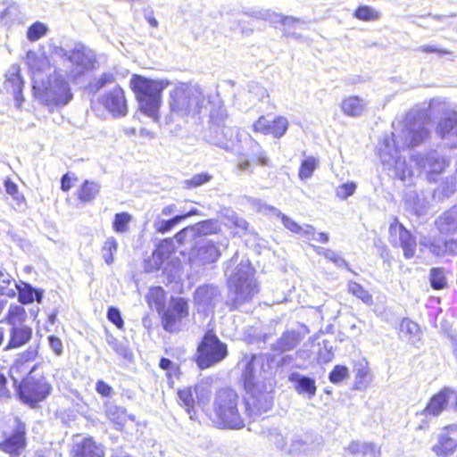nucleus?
Segmentation results:
<instances>
[{
	"mask_svg": "<svg viewBox=\"0 0 457 457\" xmlns=\"http://www.w3.org/2000/svg\"><path fill=\"white\" fill-rule=\"evenodd\" d=\"M428 135L425 118L417 113H408L398 127L395 128L392 133L394 146L386 138L379 148L380 160L388 171L392 172V176L403 181L411 175V171L405 160L399 155V152L420 145Z\"/></svg>",
	"mask_w": 457,
	"mask_h": 457,
	"instance_id": "f257e3e1",
	"label": "nucleus"
},
{
	"mask_svg": "<svg viewBox=\"0 0 457 457\" xmlns=\"http://www.w3.org/2000/svg\"><path fill=\"white\" fill-rule=\"evenodd\" d=\"M262 355L245 356L242 373L247 397L244 401L246 418H254L270 411L273 405V386L262 376Z\"/></svg>",
	"mask_w": 457,
	"mask_h": 457,
	"instance_id": "f03ea898",
	"label": "nucleus"
},
{
	"mask_svg": "<svg viewBox=\"0 0 457 457\" xmlns=\"http://www.w3.org/2000/svg\"><path fill=\"white\" fill-rule=\"evenodd\" d=\"M212 412L214 422L219 428L237 430L245 428L246 413L237 393L231 388H221L216 392Z\"/></svg>",
	"mask_w": 457,
	"mask_h": 457,
	"instance_id": "7ed1b4c3",
	"label": "nucleus"
},
{
	"mask_svg": "<svg viewBox=\"0 0 457 457\" xmlns=\"http://www.w3.org/2000/svg\"><path fill=\"white\" fill-rule=\"evenodd\" d=\"M204 102V96L197 85L179 83L170 93L171 120L174 117L187 118L199 113Z\"/></svg>",
	"mask_w": 457,
	"mask_h": 457,
	"instance_id": "20e7f679",
	"label": "nucleus"
},
{
	"mask_svg": "<svg viewBox=\"0 0 457 457\" xmlns=\"http://www.w3.org/2000/svg\"><path fill=\"white\" fill-rule=\"evenodd\" d=\"M33 83L35 97L51 110L64 106L72 99L69 84L60 72L55 71L46 81L35 79Z\"/></svg>",
	"mask_w": 457,
	"mask_h": 457,
	"instance_id": "39448f33",
	"label": "nucleus"
},
{
	"mask_svg": "<svg viewBox=\"0 0 457 457\" xmlns=\"http://www.w3.org/2000/svg\"><path fill=\"white\" fill-rule=\"evenodd\" d=\"M130 86L137 95L142 112L152 118L154 121H158L161 94L167 84H163L162 81H155L134 75L131 78Z\"/></svg>",
	"mask_w": 457,
	"mask_h": 457,
	"instance_id": "423d86ee",
	"label": "nucleus"
},
{
	"mask_svg": "<svg viewBox=\"0 0 457 457\" xmlns=\"http://www.w3.org/2000/svg\"><path fill=\"white\" fill-rule=\"evenodd\" d=\"M228 286L234 293L235 307L250 301L257 294L253 270L248 262H241L229 275Z\"/></svg>",
	"mask_w": 457,
	"mask_h": 457,
	"instance_id": "0eeeda50",
	"label": "nucleus"
},
{
	"mask_svg": "<svg viewBox=\"0 0 457 457\" xmlns=\"http://www.w3.org/2000/svg\"><path fill=\"white\" fill-rule=\"evenodd\" d=\"M228 354L227 345L212 331H208L198 346L197 365L207 369L221 361Z\"/></svg>",
	"mask_w": 457,
	"mask_h": 457,
	"instance_id": "6e6552de",
	"label": "nucleus"
},
{
	"mask_svg": "<svg viewBox=\"0 0 457 457\" xmlns=\"http://www.w3.org/2000/svg\"><path fill=\"white\" fill-rule=\"evenodd\" d=\"M56 53L62 56H66L67 61L73 66L69 74V77L73 79L85 71L94 69L96 63L95 52L85 46H77L69 54L61 47Z\"/></svg>",
	"mask_w": 457,
	"mask_h": 457,
	"instance_id": "1a4fd4ad",
	"label": "nucleus"
},
{
	"mask_svg": "<svg viewBox=\"0 0 457 457\" xmlns=\"http://www.w3.org/2000/svg\"><path fill=\"white\" fill-rule=\"evenodd\" d=\"M51 390L52 386L44 377L36 378L33 376H28L19 386V395L24 403L34 406L44 401L50 395Z\"/></svg>",
	"mask_w": 457,
	"mask_h": 457,
	"instance_id": "9d476101",
	"label": "nucleus"
},
{
	"mask_svg": "<svg viewBox=\"0 0 457 457\" xmlns=\"http://www.w3.org/2000/svg\"><path fill=\"white\" fill-rule=\"evenodd\" d=\"M221 256L218 245L210 239L197 242L190 252L189 262L192 266H205L215 263Z\"/></svg>",
	"mask_w": 457,
	"mask_h": 457,
	"instance_id": "9b49d317",
	"label": "nucleus"
},
{
	"mask_svg": "<svg viewBox=\"0 0 457 457\" xmlns=\"http://www.w3.org/2000/svg\"><path fill=\"white\" fill-rule=\"evenodd\" d=\"M389 242L394 246L401 247L406 259H411L415 255L416 239L397 220H395L389 226Z\"/></svg>",
	"mask_w": 457,
	"mask_h": 457,
	"instance_id": "f8f14e48",
	"label": "nucleus"
},
{
	"mask_svg": "<svg viewBox=\"0 0 457 457\" xmlns=\"http://www.w3.org/2000/svg\"><path fill=\"white\" fill-rule=\"evenodd\" d=\"M188 313V304L184 298L172 299L162 316L164 329L171 333L181 330L182 320Z\"/></svg>",
	"mask_w": 457,
	"mask_h": 457,
	"instance_id": "ddd939ff",
	"label": "nucleus"
},
{
	"mask_svg": "<svg viewBox=\"0 0 457 457\" xmlns=\"http://www.w3.org/2000/svg\"><path fill=\"white\" fill-rule=\"evenodd\" d=\"M26 431L25 423L19 418H14L12 431L3 442H0V450L10 455L20 456L27 445Z\"/></svg>",
	"mask_w": 457,
	"mask_h": 457,
	"instance_id": "4468645a",
	"label": "nucleus"
},
{
	"mask_svg": "<svg viewBox=\"0 0 457 457\" xmlns=\"http://www.w3.org/2000/svg\"><path fill=\"white\" fill-rule=\"evenodd\" d=\"M100 102L113 117H124L128 112L124 91L120 86L106 90L101 96Z\"/></svg>",
	"mask_w": 457,
	"mask_h": 457,
	"instance_id": "2eb2a0df",
	"label": "nucleus"
},
{
	"mask_svg": "<svg viewBox=\"0 0 457 457\" xmlns=\"http://www.w3.org/2000/svg\"><path fill=\"white\" fill-rule=\"evenodd\" d=\"M453 401L454 408H457V392L450 387H445L433 395L422 411L424 416H439Z\"/></svg>",
	"mask_w": 457,
	"mask_h": 457,
	"instance_id": "dca6fc26",
	"label": "nucleus"
},
{
	"mask_svg": "<svg viewBox=\"0 0 457 457\" xmlns=\"http://www.w3.org/2000/svg\"><path fill=\"white\" fill-rule=\"evenodd\" d=\"M37 355V346H29V348L19 354L14 362L10 368V373L14 380L17 382L16 376L25 375L31 376L30 374L36 369V365L31 366V362Z\"/></svg>",
	"mask_w": 457,
	"mask_h": 457,
	"instance_id": "f3484780",
	"label": "nucleus"
},
{
	"mask_svg": "<svg viewBox=\"0 0 457 457\" xmlns=\"http://www.w3.org/2000/svg\"><path fill=\"white\" fill-rule=\"evenodd\" d=\"M436 134L453 147L457 144V111H452L441 118L436 126Z\"/></svg>",
	"mask_w": 457,
	"mask_h": 457,
	"instance_id": "a211bd4d",
	"label": "nucleus"
},
{
	"mask_svg": "<svg viewBox=\"0 0 457 457\" xmlns=\"http://www.w3.org/2000/svg\"><path fill=\"white\" fill-rule=\"evenodd\" d=\"M420 245L429 250L431 253L436 256H442L446 253H453L457 250V242L454 239L429 238L423 237L420 240Z\"/></svg>",
	"mask_w": 457,
	"mask_h": 457,
	"instance_id": "6ab92c4d",
	"label": "nucleus"
},
{
	"mask_svg": "<svg viewBox=\"0 0 457 457\" xmlns=\"http://www.w3.org/2000/svg\"><path fill=\"white\" fill-rule=\"evenodd\" d=\"M32 337V328L29 326L11 327L9 340L5 351L20 348L25 345Z\"/></svg>",
	"mask_w": 457,
	"mask_h": 457,
	"instance_id": "aec40b11",
	"label": "nucleus"
},
{
	"mask_svg": "<svg viewBox=\"0 0 457 457\" xmlns=\"http://www.w3.org/2000/svg\"><path fill=\"white\" fill-rule=\"evenodd\" d=\"M5 87L8 90H12L14 100L16 101V106L21 107L23 101L22 87L23 80L20 75V68L18 66H12L9 71L7 79L5 81Z\"/></svg>",
	"mask_w": 457,
	"mask_h": 457,
	"instance_id": "412c9836",
	"label": "nucleus"
},
{
	"mask_svg": "<svg viewBox=\"0 0 457 457\" xmlns=\"http://www.w3.org/2000/svg\"><path fill=\"white\" fill-rule=\"evenodd\" d=\"M436 224L442 235H453L457 233V204L439 216Z\"/></svg>",
	"mask_w": 457,
	"mask_h": 457,
	"instance_id": "4be33fe9",
	"label": "nucleus"
},
{
	"mask_svg": "<svg viewBox=\"0 0 457 457\" xmlns=\"http://www.w3.org/2000/svg\"><path fill=\"white\" fill-rule=\"evenodd\" d=\"M104 451L102 445L97 444L90 437L84 438L75 445L74 457H104Z\"/></svg>",
	"mask_w": 457,
	"mask_h": 457,
	"instance_id": "5701e85b",
	"label": "nucleus"
},
{
	"mask_svg": "<svg viewBox=\"0 0 457 457\" xmlns=\"http://www.w3.org/2000/svg\"><path fill=\"white\" fill-rule=\"evenodd\" d=\"M303 337L299 331L291 329L285 331L282 336L271 345L272 350L286 352L295 348L303 340Z\"/></svg>",
	"mask_w": 457,
	"mask_h": 457,
	"instance_id": "b1692460",
	"label": "nucleus"
},
{
	"mask_svg": "<svg viewBox=\"0 0 457 457\" xmlns=\"http://www.w3.org/2000/svg\"><path fill=\"white\" fill-rule=\"evenodd\" d=\"M219 295V290L216 287L203 286L199 287L195 292V301L197 304L202 305L204 310H208L214 306Z\"/></svg>",
	"mask_w": 457,
	"mask_h": 457,
	"instance_id": "393cba45",
	"label": "nucleus"
},
{
	"mask_svg": "<svg viewBox=\"0 0 457 457\" xmlns=\"http://www.w3.org/2000/svg\"><path fill=\"white\" fill-rule=\"evenodd\" d=\"M105 414L117 429H121L127 420H134V416L127 412L126 409L110 402L104 404Z\"/></svg>",
	"mask_w": 457,
	"mask_h": 457,
	"instance_id": "a878e982",
	"label": "nucleus"
},
{
	"mask_svg": "<svg viewBox=\"0 0 457 457\" xmlns=\"http://www.w3.org/2000/svg\"><path fill=\"white\" fill-rule=\"evenodd\" d=\"M342 112L350 117L361 116L367 106V102L359 96H348L343 99L341 104Z\"/></svg>",
	"mask_w": 457,
	"mask_h": 457,
	"instance_id": "bb28decb",
	"label": "nucleus"
},
{
	"mask_svg": "<svg viewBox=\"0 0 457 457\" xmlns=\"http://www.w3.org/2000/svg\"><path fill=\"white\" fill-rule=\"evenodd\" d=\"M291 380L295 383V390L300 395H305L308 399H312L317 391L315 380L309 377L295 373L291 376Z\"/></svg>",
	"mask_w": 457,
	"mask_h": 457,
	"instance_id": "cd10ccee",
	"label": "nucleus"
},
{
	"mask_svg": "<svg viewBox=\"0 0 457 457\" xmlns=\"http://www.w3.org/2000/svg\"><path fill=\"white\" fill-rule=\"evenodd\" d=\"M15 287V291H18L19 302L23 304L31 303L36 300L40 303L42 299V293L34 289L29 284L21 282L17 284L15 281L12 282Z\"/></svg>",
	"mask_w": 457,
	"mask_h": 457,
	"instance_id": "c85d7f7f",
	"label": "nucleus"
},
{
	"mask_svg": "<svg viewBox=\"0 0 457 457\" xmlns=\"http://www.w3.org/2000/svg\"><path fill=\"white\" fill-rule=\"evenodd\" d=\"M422 168L429 173H441L448 162L438 153L432 152L421 160Z\"/></svg>",
	"mask_w": 457,
	"mask_h": 457,
	"instance_id": "c756f323",
	"label": "nucleus"
},
{
	"mask_svg": "<svg viewBox=\"0 0 457 457\" xmlns=\"http://www.w3.org/2000/svg\"><path fill=\"white\" fill-rule=\"evenodd\" d=\"M457 450V441L447 435H441L438 442L432 446L437 457H449Z\"/></svg>",
	"mask_w": 457,
	"mask_h": 457,
	"instance_id": "7c9ffc66",
	"label": "nucleus"
},
{
	"mask_svg": "<svg viewBox=\"0 0 457 457\" xmlns=\"http://www.w3.org/2000/svg\"><path fill=\"white\" fill-rule=\"evenodd\" d=\"M355 386L357 389L366 388L372 378L369 364L365 360L359 361L354 365Z\"/></svg>",
	"mask_w": 457,
	"mask_h": 457,
	"instance_id": "2f4dec72",
	"label": "nucleus"
},
{
	"mask_svg": "<svg viewBox=\"0 0 457 457\" xmlns=\"http://www.w3.org/2000/svg\"><path fill=\"white\" fill-rule=\"evenodd\" d=\"M26 62L33 73V80L37 79V72L44 71L49 65V61L45 54H37L34 51H28L26 56Z\"/></svg>",
	"mask_w": 457,
	"mask_h": 457,
	"instance_id": "473e14b6",
	"label": "nucleus"
},
{
	"mask_svg": "<svg viewBox=\"0 0 457 457\" xmlns=\"http://www.w3.org/2000/svg\"><path fill=\"white\" fill-rule=\"evenodd\" d=\"M267 439L273 444L278 450L285 453L287 445L288 434L278 428H270L263 431Z\"/></svg>",
	"mask_w": 457,
	"mask_h": 457,
	"instance_id": "72a5a7b5",
	"label": "nucleus"
},
{
	"mask_svg": "<svg viewBox=\"0 0 457 457\" xmlns=\"http://www.w3.org/2000/svg\"><path fill=\"white\" fill-rule=\"evenodd\" d=\"M100 188L99 183L85 180L78 192V198L82 203H90L98 195Z\"/></svg>",
	"mask_w": 457,
	"mask_h": 457,
	"instance_id": "f704fd0d",
	"label": "nucleus"
},
{
	"mask_svg": "<svg viewBox=\"0 0 457 457\" xmlns=\"http://www.w3.org/2000/svg\"><path fill=\"white\" fill-rule=\"evenodd\" d=\"M221 133L224 139H217L214 143L221 148L226 150L232 149L235 146V142H239L240 132L238 129L234 127H222Z\"/></svg>",
	"mask_w": 457,
	"mask_h": 457,
	"instance_id": "c9c22d12",
	"label": "nucleus"
},
{
	"mask_svg": "<svg viewBox=\"0 0 457 457\" xmlns=\"http://www.w3.org/2000/svg\"><path fill=\"white\" fill-rule=\"evenodd\" d=\"M27 319L25 309L18 304H11L5 320L11 327L25 326L23 323Z\"/></svg>",
	"mask_w": 457,
	"mask_h": 457,
	"instance_id": "e433bc0d",
	"label": "nucleus"
},
{
	"mask_svg": "<svg viewBox=\"0 0 457 457\" xmlns=\"http://www.w3.org/2000/svg\"><path fill=\"white\" fill-rule=\"evenodd\" d=\"M400 331L405 337H407V340L411 344H415L420 340V327L416 322L411 320L410 319H403L402 320L400 324Z\"/></svg>",
	"mask_w": 457,
	"mask_h": 457,
	"instance_id": "4c0bfd02",
	"label": "nucleus"
},
{
	"mask_svg": "<svg viewBox=\"0 0 457 457\" xmlns=\"http://www.w3.org/2000/svg\"><path fill=\"white\" fill-rule=\"evenodd\" d=\"M209 103L214 104L210 111V119L212 122L218 127L223 126V123L228 116L224 105L220 103L218 96L215 97L213 102L209 101Z\"/></svg>",
	"mask_w": 457,
	"mask_h": 457,
	"instance_id": "58836bf2",
	"label": "nucleus"
},
{
	"mask_svg": "<svg viewBox=\"0 0 457 457\" xmlns=\"http://www.w3.org/2000/svg\"><path fill=\"white\" fill-rule=\"evenodd\" d=\"M195 237H204L218 233L220 227L216 220H207L192 226Z\"/></svg>",
	"mask_w": 457,
	"mask_h": 457,
	"instance_id": "ea45409f",
	"label": "nucleus"
},
{
	"mask_svg": "<svg viewBox=\"0 0 457 457\" xmlns=\"http://www.w3.org/2000/svg\"><path fill=\"white\" fill-rule=\"evenodd\" d=\"M180 404L185 407L187 412L190 416V419L194 418L195 411V399L194 392L191 387H187L179 390L178 392Z\"/></svg>",
	"mask_w": 457,
	"mask_h": 457,
	"instance_id": "a19ab883",
	"label": "nucleus"
},
{
	"mask_svg": "<svg viewBox=\"0 0 457 457\" xmlns=\"http://www.w3.org/2000/svg\"><path fill=\"white\" fill-rule=\"evenodd\" d=\"M118 250V242L113 237H108L101 248V254L107 265L114 262V253Z\"/></svg>",
	"mask_w": 457,
	"mask_h": 457,
	"instance_id": "79ce46f5",
	"label": "nucleus"
},
{
	"mask_svg": "<svg viewBox=\"0 0 457 457\" xmlns=\"http://www.w3.org/2000/svg\"><path fill=\"white\" fill-rule=\"evenodd\" d=\"M270 123V134L276 138L282 137L286 134L289 125L287 119L284 116L276 117Z\"/></svg>",
	"mask_w": 457,
	"mask_h": 457,
	"instance_id": "37998d69",
	"label": "nucleus"
},
{
	"mask_svg": "<svg viewBox=\"0 0 457 457\" xmlns=\"http://www.w3.org/2000/svg\"><path fill=\"white\" fill-rule=\"evenodd\" d=\"M348 291L361 299L364 303L368 305L373 304L372 295L360 284L350 281L348 283Z\"/></svg>",
	"mask_w": 457,
	"mask_h": 457,
	"instance_id": "c03bdc74",
	"label": "nucleus"
},
{
	"mask_svg": "<svg viewBox=\"0 0 457 457\" xmlns=\"http://www.w3.org/2000/svg\"><path fill=\"white\" fill-rule=\"evenodd\" d=\"M132 216L128 212L116 213L112 222V228L117 233H126L129 231V223Z\"/></svg>",
	"mask_w": 457,
	"mask_h": 457,
	"instance_id": "a18cd8bd",
	"label": "nucleus"
},
{
	"mask_svg": "<svg viewBox=\"0 0 457 457\" xmlns=\"http://www.w3.org/2000/svg\"><path fill=\"white\" fill-rule=\"evenodd\" d=\"M183 220H185V216L178 215L174 216L173 218L168 220L157 219L154 222V228L157 232L164 234L170 231L173 227H175Z\"/></svg>",
	"mask_w": 457,
	"mask_h": 457,
	"instance_id": "49530a36",
	"label": "nucleus"
},
{
	"mask_svg": "<svg viewBox=\"0 0 457 457\" xmlns=\"http://www.w3.org/2000/svg\"><path fill=\"white\" fill-rule=\"evenodd\" d=\"M316 252L320 255H323L327 260L332 262L338 267L345 266L348 269L347 262L337 253L331 249H327L320 246H314Z\"/></svg>",
	"mask_w": 457,
	"mask_h": 457,
	"instance_id": "de8ad7c7",
	"label": "nucleus"
},
{
	"mask_svg": "<svg viewBox=\"0 0 457 457\" xmlns=\"http://www.w3.org/2000/svg\"><path fill=\"white\" fill-rule=\"evenodd\" d=\"M268 19L273 23H281L282 25L288 29L291 27H296L303 24V22L297 18H294L291 16H284L280 13L275 12L269 14Z\"/></svg>",
	"mask_w": 457,
	"mask_h": 457,
	"instance_id": "09e8293b",
	"label": "nucleus"
},
{
	"mask_svg": "<svg viewBox=\"0 0 457 457\" xmlns=\"http://www.w3.org/2000/svg\"><path fill=\"white\" fill-rule=\"evenodd\" d=\"M47 26L40 21H36L30 25L27 31V38L31 41H37L45 36L47 32Z\"/></svg>",
	"mask_w": 457,
	"mask_h": 457,
	"instance_id": "8fccbe9b",
	"label": "nucleus"
},
{
	"mask_svg": "<svg viewBox=\"0 0 457 457\" xmlns=\"http://www.w3.org/2000/svg\"><path fill=\"white\" fill-rule=\"evenodd\" d=\"M316 167L317 160L314 157L309 156L306 159H304L302 162L299 170L300 179H306L311 178Z\"/></svg>",
	"mask_w": 457,
	"mask_h": 457,
	"instance_id": "3c124183",
	"label": "nucleus"
},
{
	"mask_svg": "<svg viewBox=\"0 0 457 457\" xmlns=\"http://www.w3.org/2000/svg\"><path fill=\"white\" fill-rule=\"evenodd\" d=\"M430 283L434 289H443L446 286L444 270L439 268H433L430 270Z\"/></svg>",
	"mask_w": 457,
	"mask_h": 457,
	"instance_id": "603ef678",
	"label": "nucleus"
},
{
	"mask_svg": "<svg viewBox=\"0 0 457 457\" xmlns=\"http://www.w3.org/2000/svg\"><path fill=\"white\" fill-rule=\"evenodd\" d=\"M289 440L290 445H287L285 454H299L305 449L306 443L300 436H291Z\"/></svg>",
	"mask_w": 457,
	"mask_h": 457,
	"instance_id": "864d4df0",
	"label": "nucleus"
},
{
	"mask_svg": "<svg viewBox=\"0 0 457 457\" xmlns=\"http://www.w3.org/2000/svg\"><path fill=\"white\" fill-rule=\"evenodd\" d=\"M269 209L271 211L272 214L281 217L285 228L295 234L301 233V226L294 221L291 218L282 214L280 211L275 207H269Z\"/></svg>",
	"mask_w": 457,
	"mask_h": 457,
	"instance_id": "5fc2aeb1",
	"label": "nucleus"
},
{
	"mask_svg": "<svg viewBox=\"0 0 457 457\" xmlns=\"http://www.w3.org/2000/svg\"><path fill=\"white\" fill-rule=\"evenodd\" d=\"M354 16L361 21H375L379 18V12L370 6H361L355 11Z\"/></svg>",
	"mask_w": 457,
	"mask_h": 457,
	"instance_id": "6e6d98bb",
	"label": "nucleus"
},
{
	"mask_svg": "<svg viewBox=\"0 0 457 457\" xmlns=\"http://www.w3.org/2000/svg\"><path fill=\"white\" fill-rule=\"evenodd\" d=\"M4 184L6 193L12 196L18 205L25 202L24 196L19 192L18 186L14 182L7 179Z\"/></svg>",
	"mask_w": 457,
	"mask_h": 457,
	"instance_id": "4d7b16f0",
	"label": "nucleus"
},
{
	"mask_svg": "<svg viewBox=\"0 0 457 457\" xmlns=\"http://www.w3.org/2000/svg\"><path fill=\"white\" fill-rule=\"evenodd\" d=\"M348 377V369L345 366L337 365L329 373V380L334 384L342 382Z\"/></svg>",
	"mask_w": 457,
	"mask_h": 457,
	"instance_id": "13d9d810",
	"label": "nucleus"
},
{
	"mask_svg": "<svg viewBox=\"0 0 457 457\" xmlns=\"http://www.w3.org/2000/svg\"><path fill=\"white\" fill-rule=\"evenodd\" d=\"M356 190V184L353 182H348L338 186L336 189V195L339 198L345 200L349 196L353 195Z\"/></svg>",
	"mask_w": 457,
	"mask_h": 457,
	"instance_id": "bf43d9fd",
	"label": "nucleus"
},
{
	"mask_svg": "<svg viewBox=\"0 0 457 457\" xmlns=\"http://www.w3.org/2000/svg\"><path fill=\"white\" fill-rule=\"evenodd\" d=\"M212 179V176L208 173H200L194 175L190 179L185 181L187 187H197L208 183Z\"/></svg>",
	"mask_w": 457,
	"mask_h": 457,
	"instance_id": "052dcab7",
	"label": "nucleus"
},
{
	"mask_svg": "<svg viewBox=\"0 0 457 457\" xmlns=\"http://www.w3.org/2000/svg\"><path fill=\"white\" fill-rule=\"evenodd\" d=\"M164 296V290L162 287H157L150 289L147 295V299L149 303H154L156 306H161L163 303Z\"/></svg>",
	"mask_w": 457,
	"mask_h": 457,
	"instance_id": "680f3d73",
	"label": "nucleus"
},
{
	"mask_svg": "<svg viewBox=\"0 0 457 457\" xmlns=\"http://www.w3.org/2000/svg\"><path fill=\"white\" fill-rule=\"evenodd\" d=\"M195 237L193 228H192V226H190V227H187V228L181 229L179 232H178L175 235L174 239L179 245H184L187 241L195 239Z\"/></svg>",
	"mask_w": 457,
	"mask_h": 457,
	"instance_id": "e2e57ef3",
	"label": "nucleus"
},
{
	"mask_svg": "<svg viewBox=\"0 0 457 457\" xmlns=\"http://www.w3.org/2000/svg\"><path fill=\"white\" fill-rule=\"evenodd\" d=\"M108 320L112 322L118 328H123L124 322L120 315L119 309L115 307H110L107 312Z\"/></svg>",
	"mask_w": 457,
	"mask_h": 457,
	"instance_id": "0e129e2a",
	"label": "nucleus"
},
{
	"mask_svg": "<svg viewBox=\"0 0 457 457\" xmlns=\"http://www.w3.org/2000/svg\"><path fill=\"white\" fill-rule=\"evenodd\" d=\"M270 121H269L264 116H261L254 123H253V130L255 132H260L264 135L270 134Z\"/></svg>",
	"mask_w": 457,
	"mask_h": 457,
	"instance_id": "69168bd1",
	"label": "nucleus"
},
{
	"mask_svg": "<svg viewBox=\"0 0 457 457\" xmlns=\"http://www.w3.org/2000/svg\"><path fill=\"white\" fill-rule=\"evenodd\" d=\"M108 345L120 355H122L124 357H129V352L126 345L120 343L116 338L111 337L107 340Z\"/></svg>",
	"mask_w": 457,
	"mask_h": 457,
	"instance_id": "338daca9",
	"label": "nucleus"
},
{
	"mask_svg": "<svg viewBox=\"0 0 457 457\" xmlns=\"http://www.w3.org/2000/svg\"><path fill=\"white\" fill-rule=\"evenodd\" d=\"M347 451L352 454L362 453L367 454V443L360 441H353L347 446Z\"/></svg>",
	"mask_w": 457,
	"mask_h": 457,
	"instance_id": "774afa93",
	"label": "nucleus"
}]
</instances>
